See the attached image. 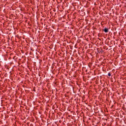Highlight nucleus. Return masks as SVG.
<instances>
[{
    "label": "nucleus",
    "instance_id": "obj_1",
    "mask_svg": "<svg viewBox=\"0 0 126 126\" xmlns=\"http://www.w3.org/2000/svg\"><path fill=\"white\" fill-rule=\"evenodd\" d=\"M103 31H104V32H105V33H108V32H109V29L105 28L103 30Z\"/></svg>",
    "mask_w": 126,
    "mask_h": 126
},
{
    "label": "nucleus",
    "instance_id": "obj_2",
    "mask_svg": "<svg viewBox=\"0 0 126 126\" xmlns=\"http://www.w3.org/2000/svg\"><path fill=\"white\" fill-rule=\"evenodd\" d=\"M108 76H111V73H109L108 74Z\"/></svg>",
    "mask_w": 126,
    "mask_h": 126
}]
</instances>
